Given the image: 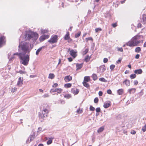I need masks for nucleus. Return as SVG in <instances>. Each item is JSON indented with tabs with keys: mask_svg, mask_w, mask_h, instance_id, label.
Returning a JSON list of instances; mask_svg holds the SVG:
<instances>
[{
	"mask_svg": "<svg viewBox=\"0 0 146 146\" xmlns=\"http://www.w3.org/2000/svg\"><path fill=\"white\" fill-rule=\"evenodd\" d=\"M99 101L98 98L97 97H96L94 100V102L95 103H97Z\"/></svg>",
	"mask_w": 146,
	"mask_h": 146,
	"instance_id": "a18cd8bd",
	"label": "nucleus"
},
{
	"mask_svg": "<svg viewBox=\"0 0 146 146\" xmlns=\"http://www.w3.org/2000/svg\"><path fill=\"white\" fill-rule=\"evenodd\" d=\"M23 78L20 77L18 78V81L17 82V85L18 86H19L20 84H22L23 83Z\"/></svg>",
	"mask_w": 146,
	"mask_h": 146,
	"instance_id": "2eb2a0df",
	"label": "nucleus"
},
{
	"mask_svg": "<svg viewBox=\"0 0 146 146\" xmlns=\"http://www.w3.org/2000/svg\"><path fill=\"white\" fill-rule=\"evenodd\" d=\"M140 56V55L139 54H137L135 56V58L137 59H138Z\"/></svg>",
	"mask_w": 146,
	"mask_h": 146,
	"instance_id": "774afa93",
	"label": "nucleus"
},
{
	"mask_svg": "<svg viewBox=\"0 0 146 146\" xmlns=\"http://www.w3.org/2000/svg\"><path fill=\"white\" fill-rule=\"evenodd\" d=\"M29 42L25 41L19 42L18 50H21L23 53H27V54H29L31 51V49L29 48Z\"/></svg>",
	"mask_w": 146,
	"mask_h": 146,
	"instance_id": "f257e3e1",
	"label": "nucleus"
},
{
	"mask_svg": "<svg viewBox=\"0 0 146 146\" xmlns=\"http://www.w3.org/2000/svg\"><path fill=\"white\" fill-rule=\"evenodd\" d=\"M112 26L114 28L115 27L117 26V24L116 23H113Z\"/></svg>",
	"mask_w": 146,
	"mask_h": 146,
	"instance_id": "e2e57ef3",
	"label": "nucleus"
},
{
	"mask_svg": "<svg viewBox=\"0 0 146 146\" xmlns=\"http://www.w3.org/2000/svg\"><path fill=\"white\" fill-rule=\"evenodd\" d=\"M23 53L21 52H16L15 53H14L13 54V55H17L19 57V58L20 57V56H21L22 54H23Z\"/></svg>",
	"mask_w": 146,
	"mask_h": 146,
	"instance_id": "cd10ccee",
	"label": "nucleus"
},
{
	"mask_svg": "<svg viewBox=\"0 0 146 146\" xmlns=\"http://www.w3.org/2000/svg\"><path fill=\"white\" fill-rule=\"evenodd\" d=\"M17 73H19L20 74H26V72L25 71H22V70H20L19 71H17Z\"/></svg>",
	"mask_w": 146,
	"mask_h": 146,
	"instance_id": "a19ab883",
	"label": "nucleus"
},
{
	"mask_svg": "<svg viewBox=\"0 0 146 146\" xmlns=\"http://www.w3.org/2000/svg\"><path fill=\"white\" fill-rule=\"evenodd\" d=\"M142 130L143 132H145L146 131V124L143 127Z\"/></svg>",
	"mask_w": 146,
	"mask_h": 146,
	"instance_id": "c03bdc74",
	"label": "nucleus"
},
{
	"mask_svg": "<svg viewBox=\"0 0 146 146\" xmlns=\"http://www.w3.org/2000/svg\"><path fill=\"white\" fill-rule=\"evenodd\" d=\"M95 32L96 33H98L99 31H102V29L100 28H96L95 29Z\"/></svg>",
	"mask_w": 146,
	"mask_h": 146,
	"instance_id": "ea45409f",
	"label": "nucleus"
},
{
	"mask_svg": "<svg viewBox=\"0 0 146 146\" xmlns=\"http://www.w3.org/2000/svg\"><path fill=\"white\" fill-rule=\"evenodd\" d=\"M123 92V89H119L117 90V93L118 95H121Z\"/></svg>",
	"mask_w": 146,
	"mask_h": 146,
	"instance_id": "4be33fe9",
	"label": "nucleus"
},
{
	"mask_svg": "<svg viewBox=\"0 0 146 146\" xmlns=\"http://www.w3.org/2000/svg\"><path fill=\"white\" fill-rule=\"evenodd\" d=\"M72 84L71 83H67L64 85V87L66 88H69L71 87Z\"/></svg>",
	"mask_w": 146,
	"mask_h": 146,
	"instance_id": "bb28decb",
	"label": "nucleus"
},
{
	"mask_svg": "<svg viewBox=\"0 0 146 146\" xmlns=\"http://www.w3.org/2000/svg\"><path fill=\"white\" fill-rule=\"evenodd\" d=\"M49 96V95L48 94H46L43 95V97L44 98L47 97Z\"/></svg>",
	"mask_w": 146,
	"mask_h": 146,
	"instance_id": "69168bd1",
	"label": "nucleus"
},
{
	"mask_svg": "<svg viewBox=\"0 0 146 146\" xmlns=\"http://www.w3.org/2000/svg\"><path fill=\"white\" fill-rule=\"evenodd\" d=\"M81 34V32L80 31L78 32L77 33H76L75 35V37L77 38L79 37Z\"/></svg>",
	"mask_w": 146,
	"mask_h": 146,
	"instance_id": "f704fd0d",
	"label": "nucleus"
},
{
	"mask_svg": "<svg viewBox=\"0 0 146 146\" xmlns=\"http://www.w3.org/2000/svg\"><path fill=\"white\" fill-rule=\"evenodd\" d=\"M55 77V75L54 74L50 73L49 74L48 78L51 79H53Z\"/></svg>",
	"mask_w": 146,
	"mask_h": 146,
	"instance_id": "c85d7f7f",
	"label": "nucleus"
},
{
	"mask_svg": "<svg viewBox=\"0 0 146 146\" xmlns=\"http://www.w3.org/2000/svg\"><path fill=\"white\" fill-rule=\"evenodd\" d=\"M132 90H134V92H133V93L135 92V91L136 90V89L135 88H131L129 90H128V92H129V93L131 94Z\"/></svg>",
	"mask_w": 146,
	"mask_h": 146,
	"instance_id": "e433bc0d",
	"label": "nucleus"
},
{
	"mask_svg": "<svg viewBox=\"0 0 146 146\" xmlns=\"http://www.w3.org/2000/svg\"><path fill=\"white\" fill-rule=\"evenodd\" d=\"M71 92L72 93H73L75 95L77 94L79 92V89L76 88H73L71 90Z\"/></svg>",
	"mask_w": 146,
	"mask_h": 146,
	"instance_id": "9b49d317",
	"label": "nucleus"
},
{
	"mask_svg": "<svg viewBox=\"0 0 146 146\" xmlns=\"http://www.w3.org/2000/svg\"><path fill=\"white\" fill-rule=\"evenodd\" d=\"M138 82L137 80H134V84L135 85H137L138 84Z\"/></svg>",
	"mask_w": 146,
	"mask_h": 146,
	"instance_id": "680f3d73",
	"label": "nucleus"
},
{
	"mask_svg": "<svg viewBox=\"0 0 146 146\" xmlns=\"http://www.w3.org/2000/svg\"><path fill=\"white\" fill-rule=\"evenodd\" d=\"M86 41H88V40H93V39L92 37H89L86 38Z\"/></svg>",
	"mask_w": 146,
	"mask_h": 146,
	"instance_id": "09e8293b",
	"label": "nucleus"
},
{
	"mask_svg": "<svg viewBox=\"0 0 146 146\" xmlns=\"http://www.w3.org/2000/svg\"><path fill=\"white\" fill-rule=\"evenodd\" d=\"M90 80V78L89 76H86L84 77V80L83 82H89Z\"/></svg>",
	"mask_w": 146,
	"mask_h": 146,
	"instance_id": "6ab92c4d",
	"label": "nucleus"
},
{
	"mask_svg": "<svg viewBox=\"0 0 146 146\" xmlns=\"http://www.w3.org/2000/svg\"><path fill=\"white\" fill-rule=\"evenodd\" d=\"M44 48V46H43L39 48L36 51V54L38 56V55L40 52L41 51L42 49L43 48Z\"/></svg>",
	"mask_w": 146,
	"mask_h": 146,
	"instance_id": "a211bd4d",
	"label": "nucleus"
},
{
	"mask_svg": "<svg viewBox=\"0 0 146 146\" xmlns=\"http://www.w3.org/2000/svg\"><path fill=\"white\" fill-rule=\"evenodd\" d=\"M27 36V39L28 40H29L33 38L36 40L38 37V34L36 32L29 30L26 31L25 38H26Z\"/></svg>",
	"mask_w": 146,
	"mask_h": 146,
	"instance_id": "7ed1b4c3",
	"label": "nucleus"
},
{
	"mask_svg": "<svg viewBox=\"0 0 146 146\" xmlns=\"http://www.w3.org/2000/svg\"><path fill=\"white\" fill-rule=\"evenodd\" d=\"M58 39V36L54 35L50 38V39L48 41V42L50 43L53 44L56 42Z\"/></svg>",
	"mask_w": 146,
	"mask_h": 146,
	"instance_id": "39448f33",
	"label": "nucleus"
},
{
	"mask_svg": "<svg viewBox=\"0 0 146 146\" xmlns=\"http://www.w3.org/2000/svg\"><path fill=\"white\" fill-rule=\"evenodd\" d=\"M136 131L134 130H132L131 131L130 133L132 134H135L136 133Z\"/></svg>",
	"mask_w": 146,
	"mask_h": 146,
	"instance_id": "bf43d9fd",
	"label": "nucleus"
},
{
	"mask_svg": "<svg viewBox=\"0 0 146 146\" xmlns=\"http://www.w3.org/2000/svg\"><path fill=\"white\" fill-rule=\"evenodd\" d=\"M82 84L84 86L88 88L90 86L89 84L86 82H83Z\"/></svg>",
	"mask_w": 146,
	"mask_h": 146,
	"instance_id": "a878e982",
	"label": "nucleus"
},
{
	"mask_svg": "<svg viewBox=\"0 0 146 146\" xmlns=\"http://www.w3.org/2000/svg\"><path fill=\"white\" fill-rule=\"evenodd\" d=\"M53 139V138H50V139H49L47 142V144L48 145H49L52 142V139Z\"/></svg>",
	"mask_w": 146,
	"mask_h": 146,
	"instance_id": "2f4dec72",
	"label": "nucleus"
},
{
	"mask_svg": "<svg viewBox=\"0 0 146 146\" xmlns=\"http://www.w3.org/2000/svg\"><path fill=\"white\" fill-rule=\"evenodd\" d=\"M72 77L70 75L66 76H65L64 80L66 82H68L72 80Z\"/></svg>",
	"mask_w": 146,
	"mask_h": 146,
	"instance_id": "4468645a",
	"label": "nucleus"
},
{
	"mask_svg": "<svg viewBox=\"0 0 146 146\" xmlns=\"http://www.w3.org/2000/svg\"><path fill=\"white\" fill-rule=\"evenodd\" d=\"M142 25L141 23H139L137 25V27L138 28H141L142 27Z\"/></svg>",
	"mask_w": 146,
	"mask_h": 146,
	"instance_id": "6e6d98bb",
	"label": "nucleus"
},
{
	"mask_svg": "<svg viewBox=\"0 0 146 146\" xmlns=\"http://www.w3.org/2000/svg\"><path fill=\"white\" fill-rule=\"evenodd\" d=\"M43 111L44 112L46 113H48V106L46 104H44L43 105Z\"/></svg>",
	"mask_w": 146,
	"mask_h": 146,
	"instance_id": "9d476101",
	"label": "nucleus"
},
{
	"mask_svg": "<svg viewBox=\"0 0 146 146\" xmlns=\"http://www.w3.org/2000/svg\"><path fill=\"white\" fill-rule=\"evenodd\" d=\"M117 119H119L121 118V115L119 114L116 117Z\"/></svg>",
	"mask_w": 146,
	"mask_h": 146,
	"instance_id": "0e129e2a",
	"label": "nucleus"
},
{
	"mask_svg": "<svg viewBox=\"0 0 146 146\" xmlns=\"http://www.w3.org/2000/svg\"><path fill=\"white\" fill-rule=\"evenodd\" d=\"M141 50V48L139 47H137L135 50V52H139Z\"/></svg>",
	"mask_w": 146,
	"mask_h": 146,
	"instance_id": "7c9ffc66",
	"label": "nucleus"
},
{
	"mask_svg": "<svg viewBox=\"0 0 146 146\" xmlns=\"http://www.w3.org/2000/svg\"><path fill=\"white\" fill-rule=\"evenodd\" d=\"M136 76L135 74H133L130 75V77L131 79H133L135 78L136 77Z\"/></svg>",
	"mask_w": 146,
	"mask_h": 146,
	"instance_id": "c9c22d12",
	"label": "nucleus"
},
{
	"mask_svg": "<svg viewBox=\"0 0 146 146\" xmlns=\"http://www.w3.org/2000/svg\"><path fill=\"white\" fill-rule=\"evenodd\" d=\"M89 49L88 48H86L84 51L83 52V55H85L88 52Z\"/></svg>",
	"mask_w": 146,
	"mask_h": 146,
	"instance_id": "4c0bfd02",
	"label": "nucleus"
},
{
	"mask_svg": "<svg viewBox=\"0 0 146 146\" xmlns=\"http://www.w3.org/2000/svg\"><path fill=\"white\" fill-rule=\"evenodd\" d=\"M70 48H69L68 50V52H69V54L73 58H74L76 57L77 56V52L76 51V50H74L72 49L70 50Z\"/></svg>",
	"mask_w": 146,
	"mask_h": 146,
	"instance_id": "423d86ee",
	"label": "nucleus"
},
{
	"mask_svg": "<svg viewBox=\"0 0 146 146\" xmlns=\"http://www.w3.org/2000/svg\"><path fill=\"white\" fill-rule=\"evenodd\" d=\"M5 37L4 36H2L0 37V41H2L5 42Z\"/></svg>",
	"mask_w": 146,
	"mask_h": 146,
	"instance_id": "c756f323",
	"label": "nucleus"
},
{
	"mask_svg": "<svg viewBox=\"0 0 146 146\" xmlns=\"http://www.w3.org/2000/svg\"><path fill=\"white\" fill-rule=\"evenodd\" d=\"M27 54V53H23L19 58L21 63L25 66L28 64L30 60V55Z\"/></svg>",
	"mask_w": 146,
	"mask_h": 146,
	"instance_id": "f03ea898",
	"label": "nucleus"
},
{
	"mask_svg": "<svg viewBox=\"0 0 146 146\" xmlns=\"http://www.w3.org/2000/svg\"><path fill=\"white\" fill-rule=\"evenodd\" d=\"M57 89H58V90L56 92H57L58 93L60 94L62 91L63 90L61 88H57Z\"/></svg>",
	"mask_w": 146,
	"mask_h": 146,
	"instance_id": "de8ad7c7",
	"label": "nucleus"
},
{
	"mask_svg": "<svg viewBox=\"0 0 146 146\" xmlns=\"http://www.w3.org/2000/svg\"><path fill=\"white\" fill-rule=\"evenodd\" d=\"M5 43L4 42L0 41V48L2 47V44Z\"/></svg>",
	"mask_w": 146,
	"mask_h": 146,
	"instance_id": "338daca9",
	"label": "nucleus"
},
{
	"mask_svg": "<svg viewBox=\"0 0 146 146\" xmlns=\"http://www.w3.org/2000/svg\"><path fill=\"white\" fill-rule=\"evenodd\" d=\"M111 103L110 101H108V102L104 103V107L105 108H107L111 105Z\"/></svg>",
	"mask_w": 146,
	"mask_h": 146,
	"instance_id": "ddd939ff",
	"label": "nucleus"
},
{
	"mask_svg": "<svg viewBox=\"0 0 146 146\" xmlns=\"http://www.w3.org/2000/svg\"><path fill=\"white\" fill-rule=\"evenodd\" d=\"M142 72L143 71L141 69L136 70L134 71V73L135 74H141Z\"/></svg>",
	"mask_w": 146,
	"mask_h": 146,
	"instance_id": "dca6fc26",
	"label": "nucleus"
},
{
	"mask_svg": "<svg viewBox=\"0 0 146 146\" xmlns=\"http://www.w3.org/2000/svg\"><path fill=\"white\" fill-rule=\"evenodd\" d=\"M100 69L102 72H104L106 70L105 66L103 65L100 66Z\"/></svg>",
	"mask_w": 146,
	"mask_h": 146,
	"instance_id": "aec40b11",
	"label": "nucleus"
},
{
	"mask_svg": "<svg viewBox=\"0 0 146 146\" xmlns=\"http://www.w3.org/2000/svg\"><path fill=\"white\" fill-rule=\"evenodd\" d=\"M99 80L102 82H107V80H106L104 78H99Z\"/></svg>",
	"mask_w": 146,
	"mask_h": 146,
	"instance_id": "72a5a7b5",
	"label": "nucleus"
},
{
	"mask_svg": "<svg viewBox=\"0 0 146 146\" xmlns=\"http://www.w3.org/2000/svg\"><path fill=\"white\" fill-rule=\"evenodd\" d=\"M143 21H145V22L146 21V15H143Z\"/></svg>",
	"mask_w": 146,
	"mask_h": 146,
	"instance_id": "5fc2aeb1",
	"label": "nucleus"
},
{
	"mask_svg": "<svg viewBox=\"0 0 146 146\" xmlns=\"http://www.w3.org/2000/svg\"><path fill=\"white\" fill-rule=\"evenodd\" d=\"M108 59L107 58H104V59L103 62L104 63H106L108 62Z\"/></svg>",
	"mask_w": 146,
	"mask_h": 146,
	"instance_id": "13d9d810",
	"label": "nucleus"
},
{
	"mask_svg": "<svg viewBox=\"0 0 146 146\" xmlns=\"http://www.w3.org/2000/svg\"><path fill=\"white\" fill-rule=\"evenodd\" d=\"M84 63H82L81 64L77 63L76 64V70L77 71L81 69L83 67Z\"/></svg>",
	"mask_w": 146,
	"mask_h": 146,
	"instance_id": "f8f14e48",
	"label": "nucleus"
},
{
	"mask_svg": "<svg viewBox=\"0 0 146 146\" xmlns=\"http://www.w3.org/2000/svg\"><path fill=\"white\" fill-rule=\"evenodd\" d=\"M141 35H136L133 37L130 41H129L126 43V45L130 47H133L137 46L136 43V40L139 39Z\"/></svg>",
	"mask_w": 146,
	"mask_h": 146,
	"instance_id": "20e7f679",
	"label": "nucleus"
},
{
	"mask_svg": "<svg viewBox=\"0 0 146 146\" xmlns=\"http://www.w3.org/2000/svg\"><path fill=\"white\" fill-rule=\"evenodd\" d=\"M104 130V127H101L98 129L97 132L99 133H100L102 132Z\"/></svg>",
	"mask_w": 146,
	"mask_h": 146,
	"instance_id": "b1692460",
	"label": "nucleus"
},
{
	"mask_svg": "<svg viewBox=\"0 0 146 146\" xmlns=\"http://www.w3.org/2000/svg\"><path fill=\"white\" fill-rule=\"evenodd\" d=\"M70 38L69 36V32H68L65 35L64 39L65 40H68Z\"/></svg>",
	"mask_w": 146,
	"mask_h": 146,
	"instance_id": "412c9836",
	"label": "nucleus"
},
{
	"mask_svg": "<svg viewBox=\"0 0 146 146\" xmlns=\"http://www.w3.org/2000/svg\"><path fill=\"white\" fill-rule=\"evenodd\" d=\"M68 61L70 62H71L72 61V60H73V59L71 57H70L68 58Z\"/></svg>",
	"mask_w": 146,
	"mask_h": 146,
	"instance_id": "052dcab7",
	"label": "nucleus"
},
{
	"mask_svg": "<svg viewBox=\"0 0 146 146\" xmlns=\"http://www.w3.org/2000/svg\"><path fill=\"white\" fill-rule=\"evenodd\" d=\"M9 53L8 54V55L9 56ZM8 58L9 59V61H11L13 60V59L14 58V56H12L10 58H9V56H8Z\"/></svg>",
	"mask_w": 146,
	"mask_h": 146,
	"instance_id": "3c124183",
	"label": "nucleus"
},
{
	"mask_svg": "<svg viewBox=\"0 0 146 146\" xmlns=\"http://www.w3.org/2000/svg\"><path fill=\"white\" fill-rule=\"evenodd\" d=\"M107 92L108 94H112L111 91L110 89L108 90H107Z\"/></svg>",
	"mask_w": 146,
	"mask_h": 146,
	"instance_id": "603ef678",
	"label": "nucleus"
},
{
	"mask_svg": "<svg viewBox=\"0 0 146 146\" xmlns=\"http://www.w3.org/2000/svg\"><path fill=\"white\" fill-rule=\"evenodd\" d=\"M42 112V114L40 113L38 114V117L40 119H43L44 117H45L47 116V113L44 112L43 111Z\"/></svg>",
	"mask_w": 146,
	"mask_h": 146,
	"instance_id": "1a4fd4ad",
	"label": "nucleus"
},
{
	"mask_svg": "<svg viewBox=\"0 0 146 146\" xmlns=\"http://www.w3.org/2000/svg\"><path fill=\"white\" fill-rule=\"evenodd\" d=\"M90 110L94 111L95 110V108L92 106H90Z\"/></svg>",
	"mask_w": 146,
	"mask_h": 146,
	"instance_id": "49530a36",
	"label": "nucleus"
},
{
	"mask_svg": "<svg viewBox=\"0 0 146 146\" xmlns=\"http://www.w3.org/2000/svg\"><path fill=\"white\" fill-rule=\"evenodd\" d=\"M103 94V92H102L101 91H99L98 92V95L100 96H101Z\"/></svg>",
	"mask_w": 146,
	"mask_h": 146,
	"instance_id": "4d7b16f0",
	"label": "nucleus"
},
{
	"mask_svg": "<svg viewBox=\"0 0 146 146\" xmlns=\"http://www.w3.org/2000/svg\"><path fill=\"white\" fill-rule=\"evenodd\" d=\"M115 67V66L113 64H111L110 66V70L112 71L113 70Z\"/></svg>",
	"mask_w": 146,
	"mask_h": 146,
	"instance_id": "58836bf2",
	"label": "nucleus"
},
{
	"mask_svg": "<svg viewBox=\"0 0 146 146\" xmlns=\"http://www.w3.org/2000/svg\"><path fill=\"white\" fill-rule=\"evenodd\" d=\"M91 56L89 57L88 55H87L84 59V61L86 62H88L91 58Z\"/></svg>",
	"mask_w": 146,
	"mask_h": 146,
	"instance_id": "393cba45",
	"label": "nucleus"
},
{
	"mask_svg": "<svg viewBox=\"0 0 146 146\" xmlns=\"http://www.w3.org/2000/svg\"><path fill=\"white\" fill-rule=\"evenodd\" d=\"M96 111L97 112H100L101 111V109L100 108L98 107L96 109Z\"/></svg>",
	"mask_w": 146,
	"mask_h": 146,
	"instance_id": "8fccbe9b",
	"label": "nucleus"
},
{
	"mask_svg": "<svg viewBox=\"0 0 146 146\" xmlns=\"http://www.w3.org/2000/svg\"><path fill=\"white\" fill-rule=\"evenodd\" d=\"M41 33L44 34L45 33H47L48 32V31L46 29H41Z\"/></svg>",
	"mask_w": 146,
	"mask_h": 146,
	"instance_id": "473e14b6",
	"label": "nucleus"
},
{
	"mask_svg": "<svg viewBox=\"0 0 146 146\" xmlns=\"http://www.w3.org/2000/svg\"><path fill=\"white\" fill-rule=\"evenodd\" d=\"M57 90L58 89H57V88H56L55 89H52L50 90V92H56Z\"/></svg>",
	"mask_w": 146,
	"mask_h": 146,
	"instance_id": "79ce46f5",
	"label": "nucleus"
},
{
	"mask_svg": "<svg viewBox=\"0 0 146 146\" xmlns=\"http://www.w3.org/2000/svg\"><path fill=\"white\" fill-rule=\"evenodd\" d=\"M92 77L93 78V80L94 81L96 80L98 78L97 75L95 74H93L92 76Z\"/></svg>",
	"mask_w": 146,
	"mask_h": 146,
	"instance_id": "5701e85b",
	"label": "nucleus"
},
{
	"mask_svg": "<svg viewBox=\"0 0 146 146\" xmlns=\"http://www.w3.org/2000/svg\"><path fill=\"white\" fill-rule=\"evenodd\" d=\"M117 50L119 51L120 52H123V49L122 48H121V47L119 48V47H117Z\"/></svg>",
	"mask_w": 146,
	"mask_h": 146,
	"instance_id": "864d4df0",
	"label": "nucleus"
},
{
	"mask_svg": "<svg viewBox=\"0 0 146 146\" xmlns=\"http://www.w3.org/2000/svg\"><path fill=\"white\" fill-rule=\"evenodd\" d=\"M123 83L127 86H129L130 85V81L126 79L123 82Z\"/></svg>",
	"mask_w": 146,
	"mask_h": 146,
	"instance_id": "f3484780",
	"label": "nucleus"
},
{
	"mask_svg": "<svg viewBox=\"0 0 146 146\" xmlns=\"http://www.w3.org/2000/svg\"><path fill=\"white\" fill-rule=\"evenodd\" d=\"M71 95L69 94H66L64 96V98L69 99L71 97Z\"/></svg>",
	"mask_w": 146,
	"mask_h": 146,
	"instance_id": "37998d69",
	"label": "nucleus"
},
{
	"mask_svg": "<svg viewBox=\"0 0 146 146\" xmlns=\"http://www.w3.org/2000/svg\"><path fill=\"white\" fill-rule=\"evenodd\" d=\"M49 37V36L48 35H44L41 36L39 38V40L40 42L43 41L47 39Z\"/></svg>",
	"mask_w": 146,
	"mask_h": 146,
	"instance_id": "0eeeda50",
	"label": "nucleus"
},
{
	"mask_svg": "<svg viewBox=\"0 0 146 146\" xmlns=\"http://www.w3.org/2000/svg\"><path fill=\"white\" fill-rule=\"evenodd\" d=\"M35 138V135H30L28 139L26 141L27 144H28L30 142L33 141Z\"/></svg>",
	"mask_w": 146,
	"mask_h": 146,
	"instance_id": "6e6552de",
	"label": "nucleus"
}]
</instances>
